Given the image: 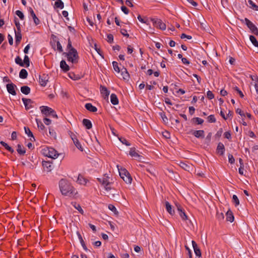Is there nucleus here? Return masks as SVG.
Returning a JSON list of instances; mask_svg holds the SVG:
<instances>
[{
	"label": "nucleus",
	"mask_w": 258,
	"mask_h": 258,
	"mask_svg": "<svg viewBox=\"0 0 258 258\" xmlns=\"http://www.w3.org/2000/svg\"><path fill=\"white\" fill-rule=\"evenodd\" d=\"M93 244L96 247H98L101 245V242L100 241H97L93 242Z\"/></svg>",
	"instance_id": "nucleus-63"
},
{
	"label": "nucleus",
	"mask_w": 258,
	"mask_h": 258,
	"mask_svg": "<svg viewBox=\"0 0 258 258\" xmlns=\"http://www.w3.org/2000/svg\"><path fill=\"white\" fill-rule=\"evenodd\" d=\"M248 3L249 5L250 8L252 9L254 11H258V6L255 5L254 3L251 0H248Z\"/></svg>",
	"instance_id": "nucleus-34"
},
{
	"label": "nucleus",
	"mask_w": 258,
	"mask_h": 258,
	"mask_svg": "<svg viewBox=\"0 0 258 258\" xmlns=\"http://www.w3.org/2000/svg\"><path fill=\"white\" fill-rule=\"evenodd\" d=\"M77 235L78 236V238H79V239L80 240V242L83 248V249L86 251H88V248L85 243V242L81 235V234L79 233V232H77Z\"/></svg>",
	"instance_id": "nucleus-22"
},
{
	"label": "nucleus",
	"mask_w": 258,
	"mask_h": 258,
	"mask_svg": "<svg viewBox=\"0 0 258 258\" xmlns=\"http://www.w3.org/2000/svg\"><path fill=\"white\" fill-rule=\"evenodd\" d=\"M29 12L31 16L32 17L33 19L34 22L35 24V25H38L40 23V21L38 19V18L36 17L33 9L31 8L29 9Z\"/></svg>",
	"instance_id": "nucleus-14"
},
{
	"label": "nucleus",
	"mask_w": 258,
	"mask_h": 258,
	"mask_svg": "<svg viewBox=\"0 0 258 258\" xmlns=\"http://www.w3.org/2000/svg\"><path fill=\"white\" fill-rule=\"evenodd\" d=\"M179 165L182 169L187 171H189L192 168L191 165H188L184 162H180Z\"/></svg>",
	"instance_id": "nucleus-20"
},
{
	"label": "nucleus",
	"mask_w": 258,
	"mask_h": 258,
	"mask_svg": "<svg viewBox=\"0 0 258 258\" xmlns=\"http://www.w3.org/2000/svg\"><path fill=\"white\" fill-rule=\"evenodd\" d=\"M224 137L228 140L231 139V135L230 132H226L224 134Z\"/></svg>",
	"instance_id": "nucleus-56"
},
{
	"label": "nucleus",
	"mask_w": 258,
	"mask_h": 258,
	"mask_svg": "<svg viewBox=\"0 0 258 258\" xmlns=\"http://www.w3.org/2000/svg\"><path fill=\"white\" fill-rule=\"evenodd\" d=\"M245 24L251 32L256 35H258V29L257 27L247 18H245Z\"/></svg>",
	"instance_id": "nucleus-8"
},
{
	"label": "nucleus",
	"mask_w": 258,
	"mask_h": 258,
	"mask_svg": "<svg viewBox=\"0 0 258 258\" xmlns=\"http://www.w3.org/2000/svg\"><path fill=\"white\" fill-rule=\"evenodd\" d=\"M107 41L110 43H111L113 42V36L112 34H109L107 35Z\"/></svg>",
	"instance_id": "nucleus-55"
},
{
	"label": "nucleus",
	"mask_w": 258,
	"mask_h": 258,
	"mask_svg": "<svg viewBox=\"0 0 258 258\" xmlns=\"http://www.w3.org/2000/svg\"><path fill=\"white\" fill-rule=\"evenodd\" d=\"M121 76L123 79L126 80L128 79L129 78V74L126 70V69L124 68L121 71Z\"/></svg>",
	"instance_id": "nucleus-35"
},
{
	"label": "nucleus",
	"mask_w": 258,
	"mask_h": 258,
	"mask_svg": "<svg viewBox=\"0 0 258 258\" xmlns=\"http://www.w3.org/2000/svg\"><path fill=\"white\" fill-rule=\"evenodd\" d=\"M195 111V108L193 106L189 107V112L191 115H192Z\"/></svg>",
	"instance_id": "nucleus-64"
},
{
	"label": "nucleus",
	"mask_w": 258,
	"mask_h": 258,
	"mask_svg": "<svg viewBox=\"0 0 258 258\" xmlns=\"http://www.w3.org/2000/svg\"><path fill=\"white\" fill-rule=\"evenodd\" d=\"M1 145L3 146L6 148V149H7L11 153H13L14 152L12 148L9 146L7 143H5L4 142L1 141Z\"/></svg>",
	"instance_id": "nucleus-36"
},
{
	"label": "nucleus",
	"mask_w": 258,
	"mask_h": 258,
	"mask_svg": "<svg viewBox=\"0 0 258 258\" xmlns=\"http://www.w3.org/2000/svg\"><path fill=\"white\" fill-rule=\"evenodd\" d=\"M165 208L166 211L170 214L173 215L174 213V211L172 210V207L171 205L167 201L165 203Z\"/></svg>",
	"instance_id": "nucleus-19"
},
{
	"label": "nucleus",
	"mask_w": 258,
	"mask_h": 258,
	"mask_svg": "<svg viewBox=\"0 0 258 258\" xmlns=\"http://www.w3.org/2000/svg\"><path fill=\"white\" fill-rule=\"evenodd\" d=\"M120 33H121L122 35H123L124 36H129V34L127 33L126 30L124 29H121L120 30Z\"/></svg>",
	"instance_id": "nucleus-57"
},
{
	"label": "nucleus",
	"mask_w": 258,
	"mask_h": 258,
	"mask_svg": "<svg viewBox=\"0 0 258 258\" xmlns=\"http://www.w3.org/2000/svg\"><path fill=\"white\" fill-rule=\"evenodd\" d=\"M16 14L20 18L21 20H23L24 19V15L21 11H16Z\"/></svg>",
	"instance_id": "nucleus-47"
},
{
	"label": "nucleus",
	"mask_w": 258,
	"mask_h": 258,
	"mask_svg": "<svg viewBox=\"0 0 258 258\" xmlns=\"http://www.w3.org/2000/svg\"><path fill=\"white\" fill-rule=\"evenodd\" d=\"M207 120L208 122L211 123H214L216 121V119L215 117V116L214 115H210L207 117Z\"/></svg>",
	"instance_id": "nucleus-43"
},
{
	"label": "nucleus",
	"mask_w": 258,
	"mask_h": 258,
	"mask_svg": "<svg viewBox=\"0 0 258 258\" xmlns=\"http://www.w3.org/2000/svg\"><path fill=\"white\" fill-rule=\"evenodd\" d=\"M100 92L104 96L105 98H107L109 95V91L107 88L103 86H100Z\"/></svg>",
	"instance_id": "nucleus-21"
},
{
	"label": "nucleus",
	"mask_w": 258,
	"mask_h": 258,
	"mask_svg": "<svg viewBox=\"0 0 258 258\" xmlns=\"http://www.w3.org/2000/svg\"><path fill=\"white\" fill-rule=\"evenodd\" d=\"M21 91L22 93L28 95L30 92V88L28 86H24L21 87Z\"/></svg>",
	"instance_id": "nucleus-30"
},
{
	"label": "nucleus",
	"mask_w": 258,
	"mask_h": 258,
	"mask_svg": "<svg viewBox=\"0 0 258 258\" xmlns=\"http://www.w3.org/2000/svg\"><path fill=\"white\" fill-rule=\"evenodd\" d=\"M42 154L46 157L52 159H56L58 157L59 154L54 148L51 147H45L42 150Z\"/></svg>",
	"instance_id": "nucleus-3"
},
{
	"label": "nucleus",
	"mask_w": 258,
	"mask_h": 258,
	"mask_svg": "<svg viewBox=\"0 0 258 258\" xmlns=\"http://www.w3.org/2000/svg\"><path fill=\"white\" fill-rule=\"evenodd\" d=\"M23 62H24V67L25 65L26 67H28L30 66V60L27 55H25Z\"/></svg>",
	"instance_id": "nucleus-39"
},
{
	"label": "nucleus",
	"mask_w": 258,
	"mask_h": 258,
	"mask_svg": "<svg viewBox=\"0 0 258 258\" xmlns=\"http://www.w3.org/2000/svg\"><path fill=\"white\" fill-rule=\"evenodd\" d=\"M249 39L254 46L256 47L258 46V41L254 36L250 35L249 36Z\"/></svg>",
	"instance_id": "nucleus-38"
},
{
	"label": "nucleus",
	"mask_w": 258,
	"mask_h": 258,
	"mask_svg": "<svg viewBox=\"0 0 258 258\" xmlns=\"http://www.w3.org/2000/svg\"><path fill=\"white\" fill-rule=\"evenodd\" d=\"M15 62L20 65L21 67H24V62H23V61L21 59V58L18 56L15 58Z\"/></svg>",
	"instance_id": "nucleus-40"
},
{
	"label": "nucleus",
	"mask_w": 258,
	"mask_h": 258,
	"mask_svg": "<svg viewBox=\"0 0 258 258\" xmlns=\"http://www.w3.org/2000/svg\"><path fill=\"white\" fill-rule=\"evenodd\" d=\"M59 187L61 194L65 196L75 198L78 191L66 179H61L59 182Z\"/></svg>",
	"instance_id": "nucleus-1"
},
{
	"label": "nucleus",
	"mask_w": 258,
	"mask_h": 258,
	"mask_svg": "<svg viewBox=\"0 0 258 258\" xmlns=\"http://www.w3.org/2000/svg\"><path fill=\"white\" fill-rule=\"evenodd\" d=\"M232 201H233V203H234V204L236 206L239 205V201L238 198L236 195H233Z\"/></svg>",
	"instance_id": "nucleus-42"
},
{
	"label": "nucleus",
	"mask_w": 258,
	"mask_h": 258,
	"mask_svg": "<svg viewBox=\"0 0 258 258\" xmlns=\"http://www.w3.org/2000/svg\"><path fill=\"white\" fill-rule=\"evenodd\" d=\"M138 19L141 23L146 24L147 25H149V24L148 23L147 19H143V18H142V17L140 15H139L138 16Z\"/></svg>",
	"instance_id": "nucleus-48"
},
{
	"label": "nucleus",
	"mask_w": 258,
	"mask_h": 258,
	"mask_svg": "<svg viewBox=\"0 0 258 258\" xmlns=\"http://www.w3.org/2000/svg\"><path fill=\"white\" fill-rule=\"evenodd\" d=\"M83 124L88 130L91 128L92 126L91 121L88 119H84L83 120Z\"/></svg>",
	"instance_id": "nucleus-26"
},
{
	"label": "nucleus",
	"mask_w": 258,
	"mask_h": 258,
	"mask_svg": "<svg viewBox=\"0 0 258 258\" xmlns=\"http://www.w3.org/2000/svg\"><path fill=\"white\" fill-rule=\"evenodd\" d=\"M77 182L81 185H86L88 182V180L85 178L83 175L79 174Z\"/></svg>",
	"instance_id": "nucleus-13"
},
{
	"label": "nucleus",
	"mask_w": 258,
	"mask_h": 258,
	"mask_svg": "<svg viewBox=\"0 0 258 258\" xmlns=\"http://www.w3.org/2000/svg\"><path fill=\"white\" fill-rule=\"evenodd\" d=\"M198 124H202L204 122V120L199 117H195L194 118Z\"/></svg>",
	"instance_id": "nucleus-51"
},
{
	"label": "nucleus",
	"mask_w": 258,
	"mask_h": 258,
	"mask_svg": "<svg viewBox=\"0 0 258 258\" xmlns=\"http://www.w3.org/2000/svg\"><path fill=\"white\" fill-rule=\"evenodd\" d=\"M119 140L123 144H124L127 146H130L131 145V144L125 138H119Z\"/></svg>",
	"instance_id": "nucleus-45"
},
{
	"label": "nucleus",
	"mask_w": 258,
	"mask_h": 258,
	"mask_svg": "<svg viewBox=\"0 0 258 258\" xmlns=\"http://www.w3.org/2000/svg\"><path fill=\"white\" fill-rule=\"evenodd\" d=\"M22 101L26 109H29L31 107V105L30 104L32 103V101L31 99L23 98Z\"/></svg>",
	"instance_id": "nucleus-24"
},
{
	"label": "nucleus",
	"mask_w": 258,
	"mask_h": 258,
	"mask_svg": "<svg viewBox=\"0 0 258 258\" xmlns=\"http://www.w3.org/2000/svg\"><path fill=\"white\" fill-rule=\"evenodd\" d=\"M56 47H57V50L58 51H59L60 52H62L63 49H62V46H61L60 43L59 42V41H57L56 42Z\"/></svg>",
	"instance_id": "nucleus-50"
},
{
	"label": "nucleus",
	"mask_w": 258,
	"mask_h": 258,
	"mask_svg": "<svg viewBox=\"0 0 258 258\" xmlns=\"http://www.w3.org/2000/svg\"><path fill=\"white\" fill-rule=\"evenodd\" d=\"M98 181L103 185L105 189L107 192L110 191L112 189V183L109 181V177L104 175L101 178H98Z\"/></svg>",
	"instance_id": "nucleus-4"
},
{
	"label": "nucleus",
	"mask_w": 258,
	"mask_h": 258,
	"mask_svg": "<svg viewBox=\"0 0 258 258\" xmlns=\"http://www.w3.org/2000/svg\"><path fill=\"white\" fill-rule=\"evenodd\" d=\"M119 175L120 177L125 182V183H131L132 178L130 173L125 169H118Z\"/></svg>",
	"instance_id": "nucleus-6"
},
{
	"label": "nucleus",
	"mask_w": 258,
	"mask_h": 258,
	"mask_svg": "<svg viewBox=\"0 0 258 258\" xmlns=\"http://www.w3.org/2000/svg\"><path fill=\"white\" fill-rule=\"evenodd\" d=\"M192 135L197 138H204L205 133L203 130H198L194 131Z\"/></svg>",
	"instance_id": "nucleus-15"
},
{
	"label": "nucleus",
	"mask_w": 258,
	"mask_h": 258,
	"mask_svg": "<svg viewBox=\"0 0 258 258\" xmlns=\"http://www.w3.org/2000/svg\"><path fill=\"white\" fill-rule=\"evenodd\" d=\"M151 21L153 22V25L157 28L162 30L166 29V25L161 20L159 19H151Z\"/></svg>",
	"instance_id": "nucleus-7"
},
{
	"label": "nucleus",
	"mask_w": 258,
	"mask_h": 258,
	"mask_svg": "<svg viewBox=\"0 0 258 258\" xmlns=\"http://www.w3.org/2000/svg\"><path fill=\"white\" fill-rule=\"evenodd\" d=\"M49 77L48 75L42 74L39 76V82L41 86L45 87L48 81Z\"/></svg>",
	"instance_id": "nucleus-9"
},
{
	"label": "nucleus",
	"mask_w": 258,
	"mask_h": 258,
	"mask_svg": "<svg viewBox=\"0 0 258 258\" xmlns=\"http://www.w3.org/2000/svg\"><path fill=\"white\" fill-rule=\"evenodd\" d=\"M41 113L46 116H50L54 118H57V116L55 111L51 108L46 106H42L40 107Z\"/></svg>",
	"instance_id": "nucleus-5"
},
{
	"label": "nucleus",
	"mask_w": 258,
	"mask_h": 258,
	"mask_svg": "<svg viewBox=\"0 0 258 258\" xmlns=\"http://www.w3.org/2000/svg\"><path fill=\"white\" fill-rule=\"evenodd\" d=\"M121 9L122 11L125 14H128L129 13L128 9L125 6H122L121 7Z\"/></svg>",
	"instance_id": "nucleus-59"
},
{
	"label": "nucleus",
	"mask_w": 258,
	"mask_h": 258,
	"mask_svg": "<svg viewBox=\"0 0 258 258\" xmlns=\"http://www.w3.org/2000/svg\"><path fill=\"white\" fill-rule=\"evenodd\" d=\"M108 209L111 210V211H112L113 213H114L115 214H117L118 213V212L116 210V208L114 206H113V205H111V204H109L108 205Z\"/></svg>",
	"instance_id": "nucleus-46"
},
{
	"label": "nucleus",
	"mask_w": 258,
	"mask_h": 258,
	"mask_svg": "<svg viewBox=\"0 0 258 258\" xmlns=\"http://www.w3.org/2000/svg\"><path fill=\"white\" fill-rule=\"evenodd\" d=\"M110 101L113 105H117L118 103V100L115 94H111L110 95Z\"/></svg>",
	"instance_id": "nucleus-27"
},
{
	"label": "nucleus",
	"mask_w": 258,
	"mask_h": 258,
	"mask_svg": "<svg viewBox=\"0 0 258 258\" xmlns=\"http://www.w3.org/2000/svg\"><path fill=\"white\" fill-rule=\"evenodd\" d=\"M55 7L59 9H63L64 7L63 3L61 0H56L54 4Z\"/></svg>",
	"instance_id": "nucleus-33"
},
{
	"label": "nucleus",
	"mask_w": 258,
	"mask_h": 258,
	"mask_svg": "<svg viewBox=\"0 0 258 258\" xmlns=\"http://www.w3.org/2000/svg\"><path fill=\"white\" fill-rule=\"evenodd\" d=\"M130 155L132 156V157H139L140 156L138 154V153H137L135 151V149L132 148L130 150Z\"/></svg>",
	"instance_id": "nucleus-41"
},
{
	"label": "nucleus",
	"mask_w": 258,
	"mask_h": 258,
	"mask_svg": "<svg viewBox=\"0 0 258 258\" xmlns=\"http://www.w3.org/2000/svg\"><path fill=\"white\" fill-rule=\"evenodd\" d=\"M234 89L237 92V93L240 95L241 98L244 97V95L242 91L240 90V89L237 87H235Z\"/></svg>",
	"instance_id": "nucleus-52"
},
{
	"label": "nucleus",
	"mask_w": 258,
	"mask_h": 258,
	"mask_svg": "<svg viewBox=\"0 0 258 258\" xmlns=\"http://www.w3.org/2000/svg\"><path fill=\"white\" fill-rule=\"evenodd\" d=\"M71 137L72 140L73 141V142H74V144L75 145V146H76V147L78 149H79L80 150L82 151L83 150V148L82 147L81 143L78 140L76 135H75L73 133H71Z\"/></svg>",
	"instance_id": "nucleus-10"
},
{
	"label": "nucleus",
	"mask_w": 258,
	"mask_h": 258,
	"mask_svg": "<svg viewBox=\"0 0 258 258\" xmlns=\"http://www.w3.org/2000/svg\"><path fill=\"white\" fill-rule=\"evenodd\" d=\"M27 76V71L25 69H22L19 73V77L21 79H26Z\"/></svg>",
	"instance_id": "nucleus-32"
},
{
	"label": "nucleus",
	"mask_w": 258,
	"mask_h": 258,
	"mask_svg": "<svg viewBox=\"0 0 258 258\" xmlns=\"http://www.w3.org/2000/svg\"><path fill=\"white\" fill-rule=\"evenodd\" d=\"M15 39H16V43L17 44H19L22 39V35L21 33V31L15 30Z\"/></svg>",
	"instance_id": "nucleus-29"
},
{
	"label": "nucleus",
	"mask_w": 258,
	"mask_h": 258,
	"mask_svg": "<svg viewBox=\"0 0 258 258\" xmlns=\"http://www.w3.org/2000/svg\"><path fill=\"white\" fill-rule=\"evenodd\" d=\"M43 122H44V123L45 124H46V125H49V124H50L51 123V120H50V119H49V118H48L45 117V118H44L43 119Z\"/></svg>",
	"instance_id": "nucleus-61"
},
{
	"label": "nucleus",
	"mask_w": 258,
	"mask_h": 258,
	"mask_svg": "<svg viewBox=\"0 0 258 258\" xmlns=\"http://www.w3.org/2000/svg\"><path fill=\"white\" fill-rule=\"evenodd\" d=\"M236 112L237 113L239 114L241 116H245V114L243 113V112L240 109H239V108H237L236 110Z\"/></svg>",
	"instance_id": "nucleus-60"
},
{
	"label": "nucleus",
	"mask_w": 258,
	"mask_h": 258,
	"mask_svg": "<svg viewBox=\"0 0 258 258\" xmlns=\"http://www.w3.org/2000/svg\"><path fill=\"white\" fill-rule=\"evenodd\" d=\"M38 127L41 130H43L45 128L44 125L43 124V123L39 120H38V119H36Z\"/></svg>",
	"instance_id": "nucleus-49"
},
{
	"label": "nucleus",
	"mask_w": 258,
	"mask_h": 258,
	"mask_svg": "<svg viewBox=\"0 0 258 258\" xmlns=\"http://www.w3.org/2000/svg\"><path fill=\"white\" fill-rule=\"evenodd\" d=\"M191 243L196 255L199 258L201 257L202 255L201 251L199 247L198 246L197 243L194 240H192L191 241Z\"/></svg>",
	"instance_id": "nucleus-12"
},
{
	"label": "nucleus",
	"mask_w": 258,
	"mask_h": 258,
	"mask_svg": "<svg viewBox=\"0 0 258 258\" xmlns=\"http://www.w3.org/2000/svg\"><path fill=\"white\" fill-rule=\"evenodd\" d=\"M177 210L181 218L184 221L187 220L188 219L187 216L186 215L184 211L182 210L180 206L177 208Z\"/></svg>",
	"instance_id": "nucleus-17"
},
{
	"label": "nucleus",
	"mask_w": 258,
	"mask_h": 258,
	"mask_svg": "<svg viewBox=\"0 0 258 258\" xmlns=\"http://www.w3.org/2000/svg\"><path fill=\"white\" fill-rule=\"evenodd\" d=\"M180 38L181 39L187 38L188 39H191L192 37L190 35H187L184 33H182V34H181V35L180 36Z\"/></svg>",
	"instance_id": "nucleus-58"
},
{
	"label": "nucleus",
	"mask_w": 258,
	"mask_h": 258,
	"mask_svg": "<svg viewBox=\"0 0 258 258\" xmlns=\"http://www.w3.org/2000/svg\"><path fill=\"white\" fill-rule=\"evenodd\" d=\"M15 25L16 26L17 30V31H21V25L19 21H15Z\"/></svg>",
	"instance_id": "nucleus-62"
},
{
	"label": "nucleus",
	"mask_w": 258,
	"mask_h": 258,
	"mask_svg": "<svg viewBox=\"0 0 258 258\" xmlns=\"http://www.w3.org/2000/svg\"><path fill=\"white\" fill-rule=\"evenodd\" d=\"M207 96L209 99H212L214 97L213 93L211 91H208L207 92Z\"/></svg>",
	"instance_id": "nucleus-53"
},
{
	"label": "nucleus",
	"mask_w": 258,
	"mask_h": 258,
	"mask_svg": "<svg viewBox=\"0 0 258 258\" xmlns=\"http://www.w3.org/2000/svg\"><path fill=\"white\" fill-rule=\"evenodd\" d=\"M217 152L220 155H222L224 154V152H225V147H224V145L222 143H219L218 144V146L217 147Z\"/></svg>",
	"instance_id": "nucleus-18"
},
{
	"label": "nucleus",
	"mask_w": 258,
	"mask_h": 258,
	"mask_svg": "<svg viewBox=\"0 0 258 258\" xmlns=\"http://www.w3.org/2000/svg\"><path fill=\"white\" fill-rule=\"evenodd\" d=\"M64 54H66L68 61L71 62L73 63L78 62L79 56L76 49L72 48L71 50H68V52L64 53Z\"/></svg>",
	"instance_id": "nucleus-2"
},
{
	"label": "nucleus",
	"mask_w": 258,
	"mask_h": 258,
	"mask_svg": "<svg viewBox=\"0 0 258 258\" xmlns=\"http://www.w3.org/2000/svg\"><path fill=\"white\" fill-rule=\"evenodd\" d=\"M72 204L80 213L83 214L84 211L79 204H77L76 202L72 203Z\"/></svg>",
	"instance_id": "nucleus-37"
},
{
	"label": "nucleus",
	"mask_w": 258,
	"mask_h": 258,
	"mask_svg": "<svg viewBox=\"0 0 258 258\" xmlns=\"http://www.w3.org/2000/svg\"><path fill=\"white\" fill-rule=\"evenodd\" d=\"M60 68L64 72H67L70 70L69 66L67 64L66 62L62 60L60 62Z\"/></svg>",
	"instance_id": "nucleus-25"
},
{
	"label": "nucleus",
	"mask_w": 258,
	"mask_h": 258,
	"mask_svg": "<svg viewBox=\"0 0 258 258\" xmlns=\"http://www.w3.org/2000/svg\"><path fill=\"white\" fill-rule=\"evenodd\" d=\"M228 161H229V162L231 164H233L234 163L235 159L232 155H231V154L228 155Z\"/></svg>",
	"instance_id": "nucleus-54"
},
{
	"label": "nucleus",
	"mask_w": 258,
	"mask_h": 258,
	"mask_svg": "<svg viewBox=\"0 0 258 258\" xmlns=\"http://www.w3.org/2000/svg\"><path fill=\"white\" fill-rule=\"evenodd\" d=\"M24 130H25V132L26 134H27L29 137L33 138V141H34L35 140L34 137V136L33 135L32 133L31 132V131L29 129V128L28 127L25 126L24 127ZM30 140L32 141H33V140H32L31 138H30Z\"/></svg>",
	"instance_id": "nucleus-31"
},
{
	"label": "nucleus",
	"mask_w": 258,
	"mask_h": 258,
	"mask_svg": "<svg viewBox=\"0 0 258 258\" xmlns=\"http://www.w3.org/2000/svg\"><path fill=\"white\" fill-rule=\"evenodd\" d=\"M17 151L20 155H24L26 153L25 148L21 145L18 144L17 145Z\"/></svg>",
	"instance_id": "nucleus-28"
},
{
	"label": "nucleus",
	"mask_w": 258,
	"mask_h": 258,
	"mask_svg": "<svg viewBox=\"0 0 258 258\" xmlns=\"http://www.w3.org/2000/svg\"><path fill=\"white\" fill-rule=\"evenodd\" d=\"M226 220L230 222H232L234 221V218L232 212L230 210H228L226 214Z\"/></svg>",
	"instance_id": "nucleus-23"
},
{
	"label": "nucleus",
	"mask_w": 258,
	"mask_h": 258,
	"mask_svg": "<svg viewBox=\"0 0 258 258\" xmlns=\"http://www.w3.org/2000/svg\"><path fill=\"white\" fill-rule=\"evenodd\" d=\"M113 69L117 73H119L120 72V69L118 67V63L116 61H113L112 62Z\"/></svg>",
	"instance_id": "nucleus-44"
},
{
	"label": "nucleus",
	"mask_w": 258,
	"mask_h": 258,
	"mask_svg": "<svg viewBox=\"0 0 258 258\" xmlns=\"http://www.w3.org/2000/svg\"><path fill=\"white\" fill-rule=\"evenodd\" d=\"M6 87L8 92L10 94L14 96L16 95L15 89L17 88V86L15 84H14L12 83L10 84H8Z\"/></svg>",
	"instance_id": "nucleus-11"
},
{
	"label": "nucleus",
	"mask_w": 258,
	"mask_h": 258,
	"mask_svg": "<svg viewBox=\"0 0 258 258\" xmlns=\"http://www.w3.org/2000/svg\"><path fill=\"white\" fill-rule=\"evenodd\" d=\"M85 107L87 110L90 112H95L97 111L96 107L93 106L91 103H88L85 105Z\"/></svg>",
	"instance_id": "nucleus-16"
}]
</instances>
